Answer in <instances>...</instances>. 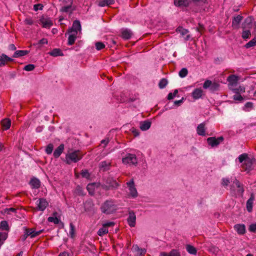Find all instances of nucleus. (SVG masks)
<instances>
[{
	"instance_id": "nucleus-62",
	"label": "nucleus",
	"mask_w": 256,
	"mask_h": 256,
	"mask_svg": "<svg viewBox=\"0 0 256 256\" xmlns=\"http://www.w3.org/2000/svg\"><path fill=\"white\" fill-rule=\"evenodd\" d=\"M108 142H109L108 139H105V140H102L101 144H104V148L108 144Z\"/></svg>"
},
{
	"instance_id": "nucleus-32",
	"label": "nucleus",
	"mask_w": 256,
	"mask_h": 256,
	"mask_svg": "<svg viewBox=\"0 0 256 256\" xmlns=\"http://www.w3.org/2000/svg\"><path fill=\"white\" fill-rule=\"evenodd\" d=\"M50 54L54 56H62L63 54L61 50L58 48H54L52 51L49 52Z\"/></svg>"
},
{
	"instance_id": "nucleus-14",
	"label": "nucleus",
	"mask_w": 256,
	"mask_h": 256,
	"mask_svg": "<svg viewBox=\"0 0 256 256\" xmlns=\"http://www.w3.org/2000/svg\"><path fill=\"white\" fill-rule=\"evenodd\" d=\"M160 256H180V252L176 249H172L170 252H162Z\"/></svg>"
},
{
	"instance_id": "nucleus-35",
	"label": "nucleus",
	"mask_w": 256,
	"mask_h": 256,
	"mask_svg": "<svg viewBox=\"0 0 256 256\" xmlns=\"http://www.w3.org/2000/svg\"><path fill=\"white\" fill-rule=\"evenodd\" d=\"M2 126L4 130H8L10 128V121L9 120H4L2 122Z\"/></svg>"
},
{
	"instance_id": "nucleus-45",
	"label": "nucleus",
	"mask_w": 256,
	"mask_h": 256,
	"mask_svg": "<svg viewBox=\"0 0 256 256\" xmlns=\"http://www.w3.org/2000/svg\"><path fill=\"white\" fill-rule=\"evenodd\" d=\"M215 85L214 84H212V82L210 80H206V81H205V82H204V84H203V87L204 88H210L211 87V86H214Z\"/></svg>"
},
{
	"instance_id": "nucleus-43",
	"label": "nucleus",
	"mask_w": 256,
	"mask_h": 256,
	"mask_svg": "<svg viewBox=\"0 0 256 256\" xmlns=\"http://www.w3.org/2000/svg\"><path fill=\"white\" fill-rule=\"evenodd\" d=\"M54 149V146L52 144H49L46 148V152L47 154H50L52 153V150Z\"/></svg>"
},
{
	"instance_id": "nucleus-44",
	"label": "nucleus",
	"mask_w": 256,
	"mask_h": 256,
	"mask_svg": "<svg viewBox=\"0 0 256 256\" xmlns=\"http://www.w3.org/2000/svg\"><path fill=\"white\" fill-rule=\"evenodd\" d=\"M48 221L54 222L55 224H58L60 222V220L56 217L50 216L48 218Z\"/></svg>"
},
{
	"instance_id": "nucleus-19",
	"label": "nucleus",
	"mask_w": 256,
	"mask_h": 256,
	"mask_svg": "<svg viewBox=\"0 0 256 256\" xmlns=\"http://www.w3.org/2000/svg\"><path fill=\"white\" fill-rule=\"evenodd\" d=\"M196 132L200 136H204L206 135L205 124L204 123L198 125L196 128Z\"/></svg>"
},
{
	"instance_id": "nucleus-36",
	"label": "nucleus",
	"mask_w": 256,
	"mask_h": 256,
	"mask_svg": "<svg viewBox=\"0 0 256 256\" xmlns=\"http://www.w3.org/2000/svg\"><path fill=\"white\" fill-rule=\"evenodd\" d=\"M0 229L2 230H8L9 227L8 223L6 220L2 221L0 223Z\"/></svg>"
},
{
	"instance_id": "nucleus-59",
	"label": "nucleus",
	"mask_w": 256,
	"mask_h": 256,
	"mask_svg": "<svg viewBox=\"0 0 256 256\" xmlns=\"http://www.w3.org/2000/svg\"><path fill=\"white\" fill-rule=\"evenodd\" d=\"M119 184L116 181L114 180L110 186V187H111L112 188H117Z\"/></svg>"
},
{
	"instance_id": "nucleus-54",
	"label": "nucleus",
	"mask_w": 256,
	"mask_h": 256,
	"mask_svg": "<svg viewBox=\"0 0 256 256\" xmlns=\"http://www.w3.org/2000/svg\"><path fill=\"white\" fill-rule=\"evenodd\" d=\"M81 175L82 177L86 178H88L90 177V174L88 172V171L86 170H82L81 172Z\"/></svg>"
},
{
	"instance_id": "nucleus-13",
	"label": "nucleus",
	"mask_w": 256,
	"mask_h": 256,
	"mask_svg": "<svg viewBox=\"0 0 256 256\" xmlns=\"http://www.w3.org/2000/svg\"><path fill=\"white\" fill-rule=\"evenodd\" d=\"M67 34H68V44L70 46L72 45L74 43L78 34L74 32H68Z\"/></svg>"
},
{
	"instance_id": "nucleus-38",
	"label": "nucleus",
	"mask_w": 256,
	"mask_h": 256,
	"mask_svg": "<svg viewBox=\"0 0 256 256\" xmlns=\"http://www.w3.org/2000/svg\"><path fill=\"white\" fill-rule=\"evenodd\" d=\"M95 185V184L94 183L90 184L86 186L87 190L91 195L94 194Z\"/></svg>"
},
{
	"instance_id": "nucleus-27",
	"label": "nucleus",
	"mask_w": 256,
	"mask_h": 256,
	"mask_svg": "<svg viewBox=\"0 0 256 256\" xmlns=\"http://www.w3.org/2000/svg\"><path fill=\"white\" fill-rule=\"evenodd\" d=\"M132 249L134 252H136V254L139 256L144 255L146 252L145 249L140 248L136 245L134 246Z\"/></svg>"
},
{
	"instance_id": "nucleus-40",
	"label": "nucleus",
	"mask_w": 256,
	"mask_h": 256,
	"mask_svg": "<svg viewBox=\"0 0 256 256\" xmlns=\"http://www.w3.org/2000/svg\"><path fill=\"white\" fill-rule=\"evenodd\" d=\"M168 84V80L166 78L162 79L158 84V86L160 88H164Z\"/></svg>"
},
{
	"instance_id": "nucleus-1",
	"label": "nucleus",
	"mask_w": 256,
	"mask_h": 256,
	"mask_svg": "<svg viewBox=\"0 0 256 256\" xmlns=\"http://www.w3.org/2000/svg\"><path fill=\"white\" fill-rule=\"evenodd\" d=\"M238 159L240 162L242 164V167L245 171L249 172L254 168L256 160L248 157V154H243L240 155Z\"/></svg>"
},
{
	"instance_id": "nucleus-57",
	"label": "nucleus",
	"mask_w": 256,
	"mask_h": 256,
	"mask_svg": "<svg viewBox=\"0 0 256 256\" xmlns=\"http://www.w3.org/2000/svg\"><path fill=\"white\" fill-rule=\"evenodd\" d=\"M24 24L28 25H32L33 24V20L30 18H27L24 21Z\"/></svg>"
},
{
	"instance_id": "nucleus-46",
	"label": "nucleus",
	"mask_w": 256,
	"mask_h": 256,
	"mask_svg": "<svg viewBox=\"0 0 256 256\" xmlns=\"http://www.w3.org/2000/svg\"><path fill=\"white\" fill-rule=\"evenodd\" d=\"M95 46L96 49L98 50H101L105 47L104 44L100 42H96Z\"/></svg>"
},
{
	"instance_id": "nucleus-50",
	"label": "nucleus",
	"mask_w": 256,
	"mask_h": 256,
	"mask_svg": "<svg viewBox=\"0 0 256 256\" xmlns=\"http://www.w3.org/2000/svg\"><path fill=\"white\" fill-rule=\"evenodd\" d=\"M70 234L71 236V237L74 236V226L72 223H70Z\"/></svg>"
},
{
	"instance_id": "nucleus-6",
	"label": "nucleus",
	"mask_w": 256,
	"mask_h": 256,
	"mask_svg": "<svg viewBox=\"0 0 256 256\" xmlns=\"http://www.w3.org/2000/svg\"><path fill=\"white\" fill-rule=\"evenodd\" d=\"M224 140L222 136H220L216 138V137H210L207 138L208 144L212 147H216L218 146Z\"/></svg>"
},
{
	"instance_id": "nucleus-7",
	"label": "nucleus",
	"mask_w": 256,
	"mask_h": 256,
	"mask_svg": "<svg viewBox=\"0 0 256 256\" xmlns=\"http://www.w3.org/2000/svg\"><path fill=\"white\" fill-rule=\"evenodd\" d=\"M43 231H44L43 230H40L38 231H35L32 228H31V229L26 228L25 234L24 235V239L26 238L28 236H30L31 238L36 237V236H38V235H39L41 233H42Z\"/></svg>"
},
{
	"instance_id": "nucleus-22",
	"label": "nucleus",
	"mask_w": 256,
	"mask_h": 256,
	"mask_svg": "<svg viewBox=\"0 0 256 256\" xmlns=\"http://www.w3.org/2000/svg\"><path fill=\"white\" fill-rule=\"evenodd\" d=\"M30 184L33 188H38L40 186V180L36 178H32L30 180Z\"/></svg>"
},
{
	"instance_id": "nucleus-53",
	"label": "nucleus",
	"mask_w": 256,
	"mask_h": 256,
	"mask_svg": "<svg viewBox=\"0 0 256 256\" xmlns=\"http://www.w3.org/2000/svg\"><path fill=\"white\" fill-rule=\"evenodd\" d=\"M114 225V222H108L102 224V226L108 228V227L113 226Z\"/></svg>"
},
{
	"instance_id": "nucleus-25",
	"label": "nucleus",
	"mask_w": 256,
	"mask_h": 256,
	"mask_svg": "<svg viewBox=\"0 0 256 256\" xmlns=\"http://www.w3.org/2000/svg\"><path fill=\"white\" fill-rule=\"evenodd\" d=\"M190 2L189 0H174V3L176 6H186Z\"/></svg>"
},
{
	"instance_id": "nucleus-20",
	"label": "nucleus",
	"mask_w": 256,
	"mask_h": 256,
	"mask_svg": "<svg viewBox=\"0 0 256 256\" xmlns=\"http://www.w3.org/2000/svg\"><path fill=\"white\" fill-rule=\"evenodd\" d=\"M238 77L234 74L230 75L227 78L228 82L231 86H236L238 81Z\"/></svg>"
},
{
	"instance_id": "nucleus-39",
	"label": "nucleus",
	"mask_w": 256,
	"mask_h": 256,
	"mask_svg": "<svg viewBox=\"0 0 256 256\" xmlns=\"http://www.w3.org/2000/svg\"><path fill=\"white\" fill-rule=\"evenodd\" d=\"M251 36V32L250 30H244L242 32V38L246 40L249 38Z\"/></svg>"
},
{
	"instance_id": "nucleus-15",
	"label": "nucleus",
	"mask_w": 256,
	"mask_h": 256,
	"mask_svg": "<svg viewBox=\"0 0 256 256\" xmlns=\"http://www.w3.org/2000/svg\"><path fill=\"white\" fill-rule=\"evenodd\" d=\"M13 60L4 54L0 56V67L4 66L7 62H12Z\"/></svg>"
},
{
	"instance_id": "nucleus-11",
	"label": "nucleus",
	"mask_w": 256,
	"mask_h": 256,
	"mask_svg": "<svg viewBox=\"0 0 256 256\" xmlns=\"http://www.w3.org/2000/svg\"><path fill=\"white\" fill-rule=\"evenodd\" d=\"M81 30V26L78 20H74L73 22L72 26L68 30V32H76L78 34V32Z\"/></svg>"
},
{
	"instance_id": "nucleus-30",
	"label": "nucleus",
	"mask_w": 256,
	"mask_h": 256,
	"mask_svg": "<svg viewBox=\"0 0 256 256\" xmlns=\"http://www.w3.org/2000/svg\"><path fill=\"white\" fill-rule=\"evenodd\" d=\"M234 184H235L236 186L238 188V192L241 194H242L244 192V190L242 186L240 184V182L238 180H237L236 179L234 181Z\"/></svg>"
},
{
	"instance_id": "nucleus-58",
	"label": "nucleus",
	"mask_w": 256,
	"mask_h": 256,
	"mask_svg": "<svg viewBox=\"0 0 256 256\" xmlns=\"http://www.w3.org/2000/svg\"><path fill=\"white\" fill-rule=\"evenodd\" d=\"M132 132L135 136H137L139 135L138 130L134 128H132Z\"/></svg>"
},
{
	"instance_id": "nucleus-12",
	"label": "nucleus",
	"mask_w": 256,
	"mask_h": 256,
	"mask_svg": "<svg viewBox=\"0 0 256 256\" xmlns=\"http://www.w3.org/2000/svg\"><path fill=\"white\" fill-rule=\"evenodd\" d=\"M234 228L240 235H243L246 233V226L244 224H236Z\"/></svg>"
},
{
	"instance_id": "nucleus-48",
	"label": "nucleus",
	"mask_w": 256,
	"mask_h": 256,
	"mask_svg": "<svg viewBox=\"0 0 256 256\" xmlns=\"http://www.w3.org/2000/svg\"><path fill=\"white\" fill-rule=\"evenodd\" d=\"M178 90H175L173 93H172V92L169 93L168 96V99L169 100L173 99L176 96V95L178 94Z\"/></svg>"
},
{
	"instance_id": "nucleus-64",
	"label": "nucleus",
	"mask_w": 256,
	"mask_h": 256,
	"mask_svg": "<svg viewBox=\"0 0 256 256\" xmlns=\"http://www.w3.org/2000/svg\"><path fill=\"white\" fill-rule=\"evenodd\" d=\"M58 256H69V254L68 252H60Z\"/></svg>"
},
{
	"instance_id": "nucleus-2",
	"label": "nucleus",
	"mask_w": 256,
	"mask_h": 256,
	"mask_svg": "<svg viewBox=\"0 0 256 256\" xmlns=\"http://www.w3.org/2000/svg\"><path fill=\"white\" fill-rule=\"evenodd\" d=\"M100 210L104 214H110L116 210V206L114 200H107L102 204Z\"/></svg>"
},
{
	"instance_id": "nucleus-17",
	"label": "nucleus",
	"mask_w": 256,
	"mask_h": 256,
	"mask_svg": "<svg viewBox=\"0 0 256 256\" xmlns=\"http://www.w3.org/2000/svg\"><path fill=\"white\" fill-rule=\"evenodd\" d=\"M122 37L125 40H128L130 39L132 35V31L128 29H122Z\"/></svg>"
},
{
	"instance_id": "nucleus-33",
	"label": "nucleus",
	"mask_w": 256,
	"mask_h": 256,
	"mask_svg": "<svg viewBox=\"0 0 256 256\" xmlns=\"http://www.w3.org/2000/svg\"><path fill=\"white\" fill-rule=\"evenodd\" d=\"M186 250H187V252L190 254H196V248L191 246V245H190V244H188L186 246Z\"/></svg>"
},
{
	"instance_id": "nucleus-5",
	"label": "nucleus",
	"mask_w": 256,
	"mask_h": 256,
	"mask_svg": "<svg viewBox=\"0 0 256 256\" xmlns=\"http://www.w3.org/2000/svg\"><path fill=\"white\" fill-rule=\"evenodd\" d=\"M126 185L129 190V196L135 198L137 197L138 193L135 187L133 179L126 182Z\"/></svg>"
},
{
	"instance_id": "nucleus-37",
	"label": "nucleus",
	"mask_w": 256,
	"mask_h": 256,
	"mask_svg": "<svg viewBox=\"0 0 256 256\" xmlns=\"http://www.w3.org/2000/svg\"><path fill=\"white\" fill-rule=\"evenodd\" d=\"M107 233H108V230L104 226H102V228H100L98 232V234L99 236H102Z\"/></svg>"
},
{
	"instance_id": "nucleus-34",
	"label": "nucleus",
	"mask_w": 256,
	"mask_h": 256,
	"mask_svg": "<svg viewBox=\"0 0 256 256\" xmlns=\"http://www.w3.org/2000/svg\"><path fill=\"white\" fill-rule=\"evenodd\" d=\"M255 46H256V37L254 38L251 40H250L249 42L246 43L245 44L244 47L246 48H248L251 47H253Z\"/></svg>"
},
{
	"instance_id": "nucleus-10",
	"label": "nucleus",
	"mask_w": 256,
	"mask_h": 256,
	"mask_svg": "<svg viewBox=\"0 0 256 256\" xmlns=\"http://www.w3.org/2000/svg\"><path fill=\"white\" fill-rule=\"evenodd\" d=\"M255 199L254 194L253 193L250 194V198L246 203V208L248 212H251L252 211L254 202Z\"/></svg>"
},
{
	"instance_id": "nucleus-28",
	"label": "nucleus",
	"mask_w": 256,
	"mask_h": 256,
	"mask_svg": "<svg viewBox=\"0 0 256 256\" xmlns=\"http://www.w3.org/2000/svg\"><path fill=\"white\" fill-rule=\"evenodd\" d=\"M242 19V16L240 15H238L236 17H234L233 19L232 22V26L237 27L238 25L240 24V22Z\"/></svg>"
},
{
	"instance_id": "nucleus-56",
	"label": "nucleus",
	"mask_w": 256,
	"mask_h": 256,
	"mask_svg": "<svg viewBox=\"0 0 256 256\" xmlns=\"http://www.w3.org/2000/svg\"><path fill=\"white\" fill-rule=\"evenodd\" d=\"M229 184H230V180H229L228 179L225 178H224L222 179V184L223 186H228Z\"/></svg>"
},
{
	"instance_id": "nucleus-60",
	"label": "nucleus",
	"mask_w": 256,
	"mask_h": 256,
	"mask_svg": "<svg viewBox=\"0 0 256 256\" xmlns=\"http://www.w3.org/2000/svg\"><path fill=\"white\" fill-rule=\"evenodd\" d=\"M193 2L198 4H203L206 2V0H192Z\"/></svg>"
},
{
	"instance_id": "nucleus-51",
	"label": "nucleus",
	"mask_w": 256,
	"mask_h": 256,
	"mask_svg": "<svg viewBox=\"0 0 256 256\" xmlns=\"http://www.w3.org/2000/svg\"><path fill=\"white\" fill-rule=\"evenodd\" d=\"M43 7H44L43 5L41 4H34V10L35 11H37L38 10H42V9Z\"/></svg>"
},
{
	"instance_id": "nucleus-29",
	"label": "nucleus",
	"mask_w": 256,
	"mask_h": 256,
	"mask_svg": "<svg viewBox=\"0 0 256 256\" xmlns=\"http://www.w3.org/2000/svg\"><path fill=\"white\" fill-rule=\"evenodd\" d=\"M40 22L42 27L45 28H49L52 24V22L49 19H42L40 20Z\"/></svg>"
},
{
	"instance_id": "nucleus-9",
	"label": "nucleus",
	"mask_w": 256,
	"mask_h": 256,
	"mask_svg": "<svg viewBox=\"0 0 256 256\" xmlns=\"http://www.w3.org/2000/svg\"><path fill=\"white\" fill-rule=\"evenodd\" d=\"M37 209L40 211L44 210L48 206V202L44 198H39L36 201Z\"/></svg>"
},
{
	"instance_id": "nucleus-61",
	"label": "nucleus",
	"mask_w": 256,
	"mask_h": 256,
	"mask_svg": "<svg viewBox=\"0 0 256 256\" xmlns=\"http://www.w3.org/2000/svg\"><path fill=\"white\" fill-rule=\"evenodd\" d=\"M40 44H48V40L46 38H42V40H40V41H39V42H38Z\"/></svg>"
},
{
	"instance_id": "nucleus-55",
	"label": "nucleus",
	"mask_w": 256,
	"mask_h": 256,
	"mask_svg": "<svg viewBox=\"0 0 256 256\" xmlns=\"http://www.w3.org/2000/svg\"><path fill=\"white\" fill-rule=\"evenodd\" d=\"M233 98L235 100H238V101H242L243 100V98L242 96L241 95L238 94H236L233 96Z\"/></svg>"
},
{
	"instance_id": "nucleus-31",
	"label": "nucleus",
	"mask_w": 256,
	"mask_h": 256,
	"mask_svg": "<svg viewBox=\"0 0 256 256\" xmlns=\"http://www.w3.org/2000/svg\"><path fill=\"white\" fill-rule=\"evenodd\" d=\"M110 164V162H106V161H103L101 162L100 164V168L103 170H106L109 169Z\"/></svg>"
},
{
	"instance_id": "nucleus-41",
	"label": "nucleus",
	"mask_w": 256,
	"mask_h": 256,
	"mask_svg": "<svg viewBox=\"0 0 256 256\" xmlns=\"http://www.w3.org/2000/svg\"><path fill=\"white\" fill-rule=\"evenodd\" d=\"M188 73V70L186 68H182L178 73L179 76L180 78H184L186 77Z\"/></svg>"
},
{
	"instance_id": "nucleus-16",
	"label": "nucleus",
	"mask_w": 256,
	"mask_h": 256,
	"mask_svg": "<svg viewBox=\"0 0 256 256\" xmlns=\"http://www.w3.org/2000/svg\"><path fill=\"white\" fill-rule=\"evenodd\" d=\"M64 2H65L67 5L64 6L61 8V11L62 12H68L72 10V0H62Z\"/></svg>"
},
{
	"instance_id": "nucleus-23",
	"label": "nucleus",
	"mask_w": 256,
	"mask_h": 256,
	"mask_svg": "<svg viewBox=\"0 0 256 256\" xmlns=\"http://www.w3.org/2000/svg\"><path fill=\"white\" fill-rule=\"evenodd\" d=\"M202 90L200 88L195 89L192 93V96L194 99H198L202 96Z\"/></svg>"
},
{
	"instance_id": "nucleus-21",
	"label": "nucleus",
	"mask_w": 256,
	"mask_h": 256,
	"mask_svg": "<svg viewBox=\"0 0 256 256\" xmlns=\"http://www.w3.org/2000/svg\"><path fill=\"white\" fill-rule=\"evenodd\" d=\"M151 126V122L149 121H144L140 123V128L141 130L144 131L148 130Z\"/></svg>"
},
{
	"instance_id": "nucleus-52",
	"label": "nucleus",
	"mask_w": 256,
	"mask_h": 256,
	"mask_svg": "<svg viewBox=\"0 0 256 256\" xmlns=\"http://www.w3.org/2000/svg\"><path fill=\"white\" fill-rule=\"evenodd\" d=\"M248 230L251 232H256V222L251 224L249 226Z\"/></svg>"
},
{
	"instance_id": "nucleus-63",
	"label": "nucleus",
	"mask_w": 256,
	"mask_h": 256,
	"mask_svg": "<svg viewBox=\"0 0 256 256\" xmlns=\"http://www.w3.org/2000/svg\"><path fill=\"white\" fill-rule=\"evenodd\" d=\"M183 102V98L178 100H176L174 102L175 105L179 106Z\"/></svg>"
},
{
	"instance_id": "nucleus-4",
	"label": "nucleus",
	"mask_w": 256,
	"mask_h": 256,
	"mask_svg": "<svg viewBox=\"0 0 256 256\" xmlns=\"http://www.w3.org/2000/svg\"><path fill=\"white\" fill-rule=\"evenodd\" d=\"M124 164L129 166H136L138 164V158L134 154H128L122 159Z\"/></svg>"
},
{
	"instance_id": "nucleus-18",
	"label": "nucleus",
	"mask_w": 256,
	"mask_h": 256,
	"mask_svg": "<svg viewBox=\"0 0 256 256\" xmlns=\"http://www.w3.org/2000/svg\"><path fill=\"white\" fill-rule=\"evenodd\" d=\"M64 144H60L54 151L53 155L55 158H58L64 150Z\"/></svg>"
},
{
	"instance_id": "nucleus-8",
	"label": "nucleus",
	"mask_w": 256,
	"mask_h": 256,
	"mask_svg": "<svg viewBox=\"0 0 256 256\" xmlns=\"http://www.w3.org/2000/svg\"><path fill=\"white\" fill-rule=\"evenodd\" d=\"M127 221L128 225L130 227H134L135 226L136 222V216L132 210L129 211Z\"/></svg>"
},
{
	"instance_id": "nucleus-47",
	"label": "nucleus",
	"mask_w": 256,
	"mask_h": 256,
	"mask_svg": "<svg viewBox=\"0 0 256 256\" xmlns=\"http://www.w3.org/2000/svg\"><path fill=\"white\" fill-rule=\"evenodd\" d=\"M176 31L179 32L182 36H184L188 32L187 30L183 28L182 27L178 28Z\"/></svg>"
},
{
	"instance_id": "nucleus-42",
	"label": "nucleus",
	"mask_w": 256,
	"mask_h": 256,
	"mask_svg": "<svg viewBox=\"0 0 256 256\" xmlns=\"http://www.w3.org/2000/svg\"><path fill=\"white\" fill-rule=\"evenodd\" d=\"M232 90L234 93L240 94L245 92V88L244 86H240L238 88L233 89Z\"/></svg>"
},
{
	"instance_id": "nucleus-3",
	"label": "nucleus",
	"mask_w": 256,
	"mask_h": 256,
	"mask_svg": "<svg viewBox=\"0 0 256 256\" xmlns=\"http://www.w3.org/2000/svg\"><path fill=\"white\" fill-rule=\"evenodd\" d=\"M82 157V154L80 150H74L68 153L66 156V161L68 164L72 162H76Z\"/></svg>"
},
{
	"instance_id": "nucleus-26",
	"label": "nucleus",
	"mask_w": 256,
	"mask_h": 256,
	"mask_svg": "<svg viewBox=\"0 0 256 256\" xmlns=\"http://www.w3.org/2000/svg\"><path fill=\"white\" fill-rule=\"evenodd\" d=\"M114 0H100L99 2L98 6H108L114 3Z\"/></svg>"
},
{
	"instance_id": "nucleus-49",
	"label": "nucleus",
	"mask_w": 256,
	"mask_h": 256,
	"mask_svg": "<svg viewBox=\"0 0 256 256\" xmlns=\"http://www.w3.org/2000/svg\"><path fill=\"white\" fill-rule=\"evenodd\" d=\"M35 68V66L34 65L32 64H28V65H26L24 68V70H26V71H32V70Z\"/></svg>"
},
{
	"instance_id": "nucleus-24",
	"label": "nucleus",
	"mask_w": 256,
	"mask_h": 256,
	"mask_svg": "<svg viewBox=\"0 0 256 256\" xmlns=\"http://www.w3.org/2000/svg\"><path fill=\"white\" fill-rule=\"evenodd\" d=\"M28 52L29 51L26 50H16L14 52L12 56L14 58H20L26 55Z\"/></svg>"
}]
</instances>
